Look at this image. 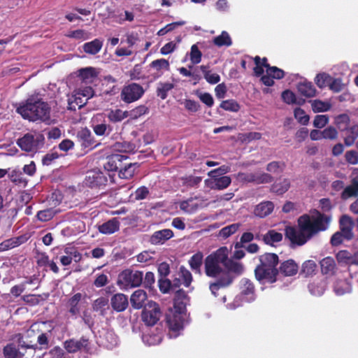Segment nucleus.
I'll use <instances>...</instances> for the list:
<instances>
[{"instance_id": "nucleus-24", "label": "nucleus", "mask_w": 358, "mask_h": 358, "mask_svg": "<svg viewBox=\"0 0 358 358\" xmlns=\"http://www.w3.org/2000/svg\"><path fill=\"white\" fill-rule=\"evenodd\" d=\"M298 271L299 266L292 259H289L280 264L278 273H280L285 276H292L296 275Z\"/></svg>"}, {"instance_id": "nucleus-34", "label": "nucleus", "mask_w": 358, "mask_h": 358, "mask_svg": "<svg viewBox=\"0 0 358 358\" xmlns=\"http://www.w3.org/2000/svg\"><path fill=\"white\" fill-rule=\"evenodd\" d=\"M200 69L203 74L204 78L208 83L215 85L220 81V76L217 73H212L208 66L201 65L200 66Z\"/></svg>"}, {"instance_id": "nucleus-25", "label": "nucleus", "mask_w": 358, "mask_h": 358, "mask_svg": "<svg viewBox=\"0 0 358 358\" xmlns=\"http://www.w3.org/2000/svg\"><path fill=\"white\" fill-rule=\"evenodd\" d=\"M344 143L346 146H351L358 138V124L346 127L344 130Z\"/></svg>"}, {"instance_id": "nucleus-19", "label": "nucleus", "mask_w": 358, "mask_h": 358, "mask_svg": "<svg viewBox=\"0 0 358 358\" xmlns=\"http://www.w3.org/2000/svg\"><path fill=\"white\" fill-rule=\"evenodd\" d=\"M173 236V232L169 229L157 231L150 238V242L153 245L163 244Z\"/></svg>"}, {"instance_id": "nucleus-18", "label": "nucleus", "mask_w": 358, "mask_h": 358, "mask_svg": "<svg viewBox=\"0 0 358 358\" xmlns=\"http://www.w3.org/2000/svg\"><path fill=\"white\" fill-rule=\"evenodd\" d=\"M340 231L345 235V240H350L353 238L352 229L354 222L352 220L348 215H342L339 220Z\"/></svg>"}, {"instance_id": "nucleus-2", "label": "nucleus", "mask_w": 358, "mask_h": 358, "mask_svg": "<svg viewBox=\"0 0 358 358\" xmlns=\"http://www.w3.org/2000/svg\"><path fill=\"white\" fill-rule=\"evenodd\" d=\"M331 217L317 213L316 217L303 215L298 219L299 228L287 227L285 237L293 245H303L313 235L320 231L326 230L329 224Z\"/></svg>"}, {"instance_id": "nucleus-4", "label": "nucleus", "mask_w": 358, "mask_h": 358, "mask_svg": "<svg viewBox=\"0 0 358 358\" xmlns=\"http://www.w3.org/2000/svg\"><path fill=\"white\" fill-rule=\"evenodd\" d=\"M259 261L260 264L255 270L257 280L275 282L278 274V269L276 268L278 264V255L274 253H265L259 256Z\"/></svg>"}, {"instance_id": "nucleus-47", "label": "nucleus", "mask_w": 358, "mask_h": 358, "mask_svg": "<svg viewBox=\"0 0 358 358\" xmlns=\"http://www.w3.org/2000/svg\"><path fill=\"white\" fill-rule=\"evenodd\" d=\"M331 76L326 73H318L315 78L316 85L320 89L329 86V84L331 83Z\"/></svg>"}, {"instance_id": "nucleus-6", "label": "nucleus", "mask_w": 358, "mask_h": 358, "mask_svg": "<svg viewBox=\"0 0 358 358\" xmlns=\"http://www.w3.org/2000/svg\"><path fill=\"white\" fill-rule=\"evenodd\" d=\"M114 173H104L100 170H92L87 172L85 179V183L90 187H96L105 186L107 185L108 180L113 183Z\"/></svg>"}, {"instance_id": "nucleus-31", "label": "nucleus", "mask_w": 358, "mask_h": 358, "mask_svg": "<svg viewBox=\"0 0 358 358\" xmlns=\"http://www.w3.org/2000/svg\"><path fill=\"white\" fill-rule=\"evenodd\" d=\"M203 262V255L201 252H197L193 255L188 261L191 269L194 272L201 275V266Z\"/></svg>"}, {"instance_id": "nucleus-35", "label": "nucleus", "mask_w": 358, "mask_h": 358, "mask_svg": "<svg viewBox=\"0 0 358 358\" xmlns=\"http://www.w3.org/2000/svg\"><path fill=\"white\" fill-rule=\"evenodd\" d=\"M3 353L5 358H23L24 356L13 343L6 345L3 349Z\"/></svg>"}, {"instance_id": "nucleus-62", "label": "nucleus", "mask_w": 358, "mask_h": 358, "mask_svg": "<svg viewBox=\"0 0 358 358\" xmlns=\"http://www.w3.org/2000/svg\"><path fill=\"white\" fill-rule=\"evenodd\" d=\"M336 259L338 262L350 265L352 260V253L347 250H341L336 255Z\"/></svg>"}, {"instance_id": "nucleus-60", "label": "nucleus", "mask_w": 358, "mask_h": 358, "mask_svg": "<svg viewBox=\"0 0 358 358\" xmlns=\"http://www.w3.org/2000/svg\"><path fill=\"white\" fill-rule=\"evenodd\" d=\"M294 117L301 124L306 125L309 122V116L301 108L294 110Z\"/></svg>"}, {"instance_id": "nucleus-44", "label": "nucleus", "mask_w": 358, "mask_h": 358, "mask_svg": "<svg viewBox=\"0 0 358 358\" xmlns=\"http://www.w3.org/2000/svg\"><path fill=\"white\" fill-rule=\"evenodd\" d=\"M142 340L143 343L148 345H155L159 344L162 342V337L161 334H144L142 336Z\"/></svg>"}, {"instance_id": "nucleus-40", "label": "nucleus", "mask_w": 358, "mask_h": 358, "mask_svg": "<svg viewBox=\"0 0 358 358\" xmlns=\"http://www.w3.org/2000/svg\"><path fill=\"white\" fill-rule=\"evenodd\" d=\"M129 115L128 111H123L120 109L110 110L108 114V120L112 122H121Z\"/></svg>"}, {"instance_id": "nucleus-37", "label": "nucleus", "mask_w": 358, "mask_h": 358, "mask_svg": "<svg viewBox=\"0 0 358 358\" xmlns=\"http://www.w3.org/2000/svg\"><path fill=\"white\" fill-rule=\"evenodd\" d=\"M94 132L96 136H107L111 133L112 127L106 122L98 123L92 125Z\"/></svg>"}, {"instance_id": "nucleus-46", "label": "nucleus", "mask_w": 358, "mask_h": 358, "mask_svg": "<svg viewBox=\"0 0 358 358\" xmlns=\"http://www.w3.org/2000/svg\"><path fill=\"white\" fill-rule=\"evenodd\" d=\"M135 173V164H129L124 166V168L121 166L120 170L119 171V176L120 178L123 179H130L131 178Z\"/></svg>"}, {"instance_id": "nucleus-64", "label": "nucleus", "mask_w": 358, "mask_h": 358, "mask_svg": "<svg viewBox=\"0 0 358 358\" xmlns=\"http://www.w3.org/2000/svg\"><path fill=\"white\" fill-rule=\"evenodd\" d=\"M59 155L57 151L51 150L42 159V163L45 166L50 165L55 159H58Z\"/></svg>"}, {"instance_id": "nucleus-61", "label": "nucleus", "mask_w": 358, "mask_h": 358, "mask_svg": "<svg viewBox=\"0 0 358 358\" xmlns=\"http://www.w3.org/2000/svg\"><path fill=\"white\" fill-rule=\"evenodd\" d=\"M183 184L187 187H196L202 180L200 176H189L182 178Z\"/></svg>"}, {"instance_id": "nucleus-15", "label": "nucleus", "mask_w": 358, "mask_h": 358, "mask_svg": "<svg viewBox=\"0 0 358 358\" xmlns=\"http://www.w3.org/2000/svg\"><path fill=\"white\" fill-rule=\"evenodd\" d=\"M350 179L351 184L345 187L341 193V198L343 200L358 196V169H353Z\"/></svg>"}, {"instance_id": "nucleus-52", "label": "nucleus", "mask_w": 358, "mask_h": 358, "mask_svg": "<svg viewBox=\"0 0 358 358\" xmlns=\"http://www.w3.org/2000/svg\"><path fill=\"white\" fill-rule=\"evenodd\" d=\"M189 57L192 64H197L201 62L202 53L199 50L196 44L192 45Z\"/></svg>"}, {"instance_id": "nucleus-1", "label": "nucleus", "mask_w": 358, "mask_h": 358, "mask_svg": "<svg viewBox=\"0 0 358 358\" xmlns=\"http://www.w3.org/2000/svg\"><path fill=\"white\" fill-rule=\"evenodd\" d=\"M229 250L227 247H222L207 256L204 260L206 275L216 280L210 283L209 289L216 296L220 288L229 286L236 275H241L244 271L243 265L228 257Z\"/></svg>"}, {"instance_id": "nucleus-38", "label": "nucleus", "mask_w": 358, "mask_h": 358, "mask_svg": "<svg viewBox=\"0 0 358 358\" xmlns=\"http://www.w3.org/2000/svg\"><path fill=\"white\" fill-rule=\"evenodd\" d=\"M310 103L315 113L326 112L329 110L331 107L329 101H324L319 99L311 100Z\"/></svg>"}, {"instance_id": "nucleus-20", "label": "nucleus", "mask_w": 358, "mask_h": 358, "mask_svg": "<svg viewBox=\"0 0 358 358\" xmlns=\"http://www.w3.org/2000/svg\"><path fill=\"white\" fill-rule=\"evenodd\" d=\"M241 294L248 302L253 301L255 299V286L253 283L247 278H243L241 281Z\"/></svg>"}, {"instance_id": "nucleus-17", "label": "nucleus", "mask_w": 358, "mask_h": 358, "mask_svg": "<svg viewBox=\"0 0 358 358\" xmlns=\"http://www.w3.org/2000/svg\"><path fill=\"white\" fill-rule=\"evenodd\" d=\"M127 159V156L124 155L116 154L108 157V160L104 164V173H110L117 171L121 168L123 159Z\"/></svg>"}, {"instance_id": "nucleus-51", "label": "nucleus", "mask_w": 358, "mask_h": 358, "mask_svg": "<svg viewBox=\"0 0 358 358\" xmlns=\"http://www.w3.org/2000/svg\"><path fill=\"white\" fill-rule=\"evenodd\" d=\"M108 299L106 297L101 296L96 299L93 303V309L95 311H100L101 314H103V311L106 308L108 307Z\"/></svg>"}, {"instance_id": "nucleus-27", "label": "nucleus", "mask_w": 358, "mask_h": 358, "mask_svg": "<svg viewBox=\"0 0 358 358\" xmlns=\"http://www.w3.org/2000/svg\"><path fill=\"white\" fill-rule=\"evenodd\" d=\"M321 271L323 274L331 276L335 274L336 265L334 259L331 257L322 259L320 262Z\"/></svg>"}, {"instance_id": "nucleus-26", "label": "nucleus", "mask_w": 358, "mask_h": 358, "mask_svg": "<svg viewBox=\"0 0 358 358\" xmlns=\"http://www.w3.org/2000/svg\"><path fill=\"white\" fill-rule=\"evenodd\" d=\"M296 88L300 94L306 97L310 98L316 95V89L311 82L301 81L297 84Z\"/></svg>"}, {"instance_id": "nucleus-9", "label": "nucleus", "mask_w": 358, "mask_h": 358, "mask_svg": "<svg viewBox=\"0 0 358 358\" xmlns=\"http://www.w3.org/2000/svg\"><path fill=\"white\" fill-rule=\"evenodd\" d=\"M144 94L142 86L137 83H131L124 86L121 92V99L127 103L138 100Z\"/></svg>"}, {"instance_id": "nucleus-8", "label": "nucleus", "mask_w": 358, "mask_h": 358, "mask_svg": "<svg viewBox=\"0 0 358 358\" xmlns=\"http://www.w3.org/2000/svg\"><path fill=\"white\" fill-rule=\"evenodd\" d=\"M161 315L159 306L157 303L149 301L142 312V320L148 326L155 325Z\"/></svg>"}, {"instance_id": "nucleus-36", "label": "nucleus", "mask_w": 358, "mask_h": 358, "mask_svg": "<svg viewBox=\"0 0 358 358\" xmlns=\"http://www.w3.org/2000/svg\"><path fill=\"white\" fill-rule=\"evenodd\" d=\"M213 43L217 47H229L232 45V40L226 31H222L221 34L213 38Z\"/></svg>"}, {"instance_id": "nucleus-11", "label": "nucleus", "mask_w": 358, "mask_h": 358, "mask_svg": "<svg viewBox=\"0 0 358 358\" xmlns=\"http://www.w3.org/2000/svg\"><path fill=\"white\" fill-rule=\"evenodd\" d=\"M76 137L83 148L92 150L100 144L96 142L90 130L86 127L78 131Z\"/></svg>"}, {"instance_id": "nucleus-39", "label": "nucleus", "mask_w": 358, "mask_h": 358, "mask_svg": "<svg viewBox=\"0 0 358 358\" xmlns=\"http://www.w3.org/2000/svg\"><path fill=\"white\" fill-rule=\"evenodd\" d=\"M327 284L324 280L320 282H313L309 284L308 289L311 294L314 296H321L326 289Z\"/></svg>"}, {"instance_id": "nucleus-10", "label": "nucleus", "mask_w": 358, "mask_h": 358, "mask_svg": "<svg viewBox=\"0 0 358 358\" xmlns=\"http://www.w3.org/2000/svg\"><path fill=\"white\" fill-rule=\"evenodd\" d=\"M236 178L240 182H253L257 185L269 183L273 179L270 174L266 173H238Z\"/></svg>"}, {"instance_id": "nucleus-3", "label": "nucleus", "mask_w": 358, "mask_h": 358, "mask_svg": "<svg viewBox=\"0 0 358 358\" xmlns=\"http://www.w3.org/2000/svg\"><path fill=\"white\" fill-rule=\"evenodd\" d=\"M17 112L25 120L32 122L41 121L49 122L51 108L38 95L30 96L17 108Z\"/></svg>"}, {"instance_id": "nucleus-56", "label": "nucleus", "mask_w": 358, "mask_h": 358, "mask_svg": "<svg viewBox=\"0 0 358 358\" xmlns=\"http://www.w3.org/2000/svg\"><path fill=\"white\" fill-rule=\"evenodd\" d=\"M285 168V164L279 162H272L266 166V170L272 173L279 174L282 173Z\"/></svg>"}, {"instance_id": "nucleus-41", "label": "nucleus", "mask_w": 358, "mask_h": 358, "mask_svg": "<svg viewBox=\"0 0 358 358\" xmlns=\"http://www.w3.org/2000/svg\"><path fill=\"white\" fill-rule=\"evenodd\" d=\"M282 239V235L275 230H269L266 234L264 235L263 241L266 244L273 245L275 243H278Z\"/></svg>"}, {"instance_id": "nucleus-5", "label": "nucleus", "mask_w": 358, "mask_h": 358, "mask_svg": "<svg viewBox=\"0 0 358 358\" xmlns=\"http://www.w3.org/2000/svg\"><path fill=\"white\" fill-rule=\"evenodd\" d=\"M43 135L38 132L27 133L17 141L18 146L26 152H35L44 143Z\"/></svg>"}, {"instance_id": "nucleus-45", "label": "nucleus", "mask_w": 358, "mask_h": 358, "mask_svg": "<svg viewBox=\"0 0 358 358\" xmlns=\"http://www.w3.org/2000/svg\"><path fill=\"white\" fill-rule=\"evenodd\" d=\"M174 87V85L171 83H159L157 87V96L162 99L167 97L168 92Z\"/></svg>"}, {"instance_id": "nucleus-7", "label": "nucleus", "mask_w": 358, "mask_h": 358, "mask_svg": "<svg viewBox=\"0 0 358 358\" xmlns=\"http://www.w3.org/2000/svg\"><path fill=\"white\" fill-rule=\"evenodd\" d=\"M143 278L142 271L124 270L119 275L118 283L127 288L135 287L141 285Z\"/></svg>"}, {"instance_id": "nucleus-22", "label": "nucleus", "mask_w": 358, "mask_h": 358, "mask_svg": "<svg viewBox=\"0 0 358 358\" xmlns=\"http://www.w3.org/2000/svg\"><path fill=\"white\" fill-rule=\"evenodd\" d=\"M183 318L180 313H175L166 315V322L169 329L173 331H177L183 327Z\"/></svg>"}, {"instance_id": "nucleus-16", "label": "nucleus", "mask_w": 358, "mask_h": 358, "mask_svg": "<svg viewBox=\"0 0 358 358\" xmlns=\"http://www.w3.org/2000/svg\"><path fill=\"white\" fill-rule=\"evenodd\" d=\"M192 280L193 278L191 272L182 266L177 273V277L173 280V285L179 287L182 285L185 287H189Z\"/></svg>"}, {"instance_id": "nucleus-23", "label": "nucleus", "mask_w": 358, "mask_h": 358, "mask_svg": "<svg viewBox=\"0 0 358 358\" xmlns=\"http://www.w3.org/2000/svg\"><path fill=\"white\" fill-rule=\"evenodd\" d=\"M120 229V222L114 217L100 224L98 227L99 231L103 234H112Z\"/></svg>"}, {"instance_id": "nucleus-63", "label": "nucleus", "mask_w": 358, "mask_h": 358, "mask_svg": "<svg viewBox=\"0 0 358 358\" xmlns=\"http://www.w3.org/2000/svg\"><path fill=\"white\" fill-rule=\"evenodd\" d=\"M349 122L350 117L346 114H341L336 118V124L341 131L344 130V129L348 126Z\"/></svg>"}, {"instance_id": "nucleus-42", "label": "nucleus", "mask_w": 358, "mask_h": 358, "mask_svg": "<svg viewBox=\"0 0 358 358\" xmlns=\"http://www.w3.org/2000/svg\"><path fill=\"white\" fill-rule=\"evenodd\" d=\"M79 76L85 83H92L96 76L95 71L93 68L89 67L82 69L79 71Z\"/></svg>"}, {"instance_id": "nucleus-55", "label": "nucleus", "mask_w": 358, "mask_h": 358, "mask_svg": "<svg viewBox=\"0 0 358 358\" xmlns=\"http://www.w3.org/2000/svg\"><path fill=\"white\" fill-rule=\"evenodd\" d=\"M231 182V179L229 176H224L221 177H216V182L215 185L217 189L222 190L228 187Z\"/></svg>"}, {"instance_id": "nucleus-50", "label": "nucleus", "mask_w": 358, "mask_h": 358, "mask_svg": "<svg viewBox=\"0 0 358 358\" xmlns=\"http://www.w3.org/2000/svg\"><path fill=\"white\" fill-rule=\"evenodd\" d=\"M150 65L157 71H160L162 70L169 71L170 69L169 62L165 59H155L152 61Z\"/></svg>"}, {"instance_id": "nucleus-28", "label": "nucleus", "mask_w": 358, "mask_h": 358, "mask_svg": "<svg viewBox=\"0 0 358 358\" xmlns=\"http://www.w3.org/2000/svg\"><path fill=\"white\" fill-rule=\"evenodd\" d=\"M87 103V99H84L80 94L74 91L73 94L68 99V109L76 110V108H81Z\"/></svg>"}, {"instance_id": "nucleus-21", "label": "nucleus", "mask_w": 358, "mask_h": 358, "mask_svg": "<svg viewBox=\"0 0 358 358\" xmlns=\"http://www.w3.org/2000/svg\"><path fill=\"white\" fill-rule=\"evenodd\" d=\"M110 303L113 310L122 312L128 306V299L124 294L118 293L111 297Z\"/></svg>"}, {"instance_id": "nucleus-29", "label": "nucleus", "mask_w": 358, "mask_h": 358, "mask_svg": "<svg viewBox=\"0 0 358 358\" xmlns=\"http://www.w3.org/2000/svg\"><path fill=\"white\" fill-rule=\"evenodd\" d=\"M146 299V292L143 289H137L131 294L130 301L134 308L140 309L144 306Z\"/></svg>"}, {"instance_id": "nucleus-58", "label": "nucleus", "mask_w": 358, "mask_h": 358, "mask_svg": "<svg viewBox=\"0 0 358 358\" xmlns=\"http://www.w3.org/2000/svg\"><path fill=\"white\" fill-rule=\"evenodd\" d=\"M55 215V212L51 208L40 210L37 213V218L41 222L50 220Z\"/></svg>"}, {"instance_id": "nucleus-12", "label": "nucleus", "mask_w": 358, "mask_h": 358, "mask_svg": "<svg viewBox=\"0 0 358 358\" xmlns=\"http://www.w3.org/2000/svg\"><path fill=\"white\" fill-rule=\"evenodd\" d=\"M64 348L69 353H75L81 350L88 351L90 341L85 337H82L79 340L71 338L64 342Z\"/></svg>"}, {"instance_id": "nucleus-48", "label": "nucleus", "mask_w": 358, "mask_h": 358, "mask_svg": "<svg viewBox=\"0 0 358 358\" xmlns=\"http://www.w3.org/2000/svg\"><path fill=\"white\" fill-rule=\"evenodd\" d=\"M220 107L224 110L230 112H238L241 108L238 103L234 99H228L222 101Z\"/></svg>"}, {"instance_id": "nucleus-53", "label": "nucleus", "mask_w": 358, "mask_h": 358, "mask_svg": "<svg viewBox=\"0 0 358 358\" xmlns=\"http://www.w3.org/2000/svg\"><path fill=\"white\" fill-rule=\"evenodd\" d=\"M334 291L337 295H343L351 292L350 285L345 280L338 282L334 286Z\"/></svg>"}, {"instance_id": "nucleus-49", "label": "nucleus", "mask_w": 358, "mask_h": 358, "mask_svg": "<svg viewBox=\"0 0 358 358\" xmlns=\"http://www.w3.org/2000/svg\"><path fill=\"white\" fill-rule=\"evenodd\" d=\"M66 36L69 38L80 41H85L91 37L90 34L84 29H77L70 31Z\"/></svg>"}, {"instance_id": "nucleus-57", "label": "nucleus", "mask_w": 358, "mask_h": 358, "mask_svg": "<svg viewBox=\"0 0 358 358\" xmlns=\"http://www.w3.org/2000/svg\"><path fill=\"white\" fill-rule=\"evenodd\" d=\"M239 226L238 224H232L222 228L220 231V236L224 238H228L238 230Z\"/></svg>"}, {"instance_id": "nucleus-14", "label": "nucleus", "mask_w": 358, "mask_h": 358, "mask_svg": "<svg viewBox=\"0 0 358 358\" xmlns=\"http://www.w3.org/2000/svg\"><path fill=\"white\" fill-rule=\"evenodd\" d=\"M82 299L83 294L81 293H76L68 299L66 308H68L69 317L77 319L80 315V301Z\"/></svg>"}, {"instance_id": "nucleus-33", "label": "nucleus", "mask_w": 358, "mask_h": 358, "mask_svg": "<svg viewBox=\"0 0 358 358\" xmlns=\"http://www.w3.org/2000/svg\"><path fill=\"white\" fill-rule=\"evenodd\" d=\"M317 265L313 260H307L301 266L300 274L306 278L315 274Z\"/></svg>"}, {"instance_id": "nucleus-30", "label": "nucleus", "mask_w": 358, "mask_h": 358, "mask_svg": "<svg viewBox=\"0 0 358 358\" xmlns=\"http://www.w3.org/2000/svg\"><path fill=\"white\" fill-rule=\"evenodd\" d=\"M274 208V205L271 201H263L259 203L255 209V215L259 217H265L270 215Z\"/></svg>"}, {"instance_id": "nucleus-32", "label": "nucleus", "mask_w": 358, "mask_h": 358, "mask_svg": "<svg viewBox=\"0 0 358 358\" xmlns=\"http://www.w3.org/2000/svg\"><path fill=\"white\" fill-rule=\"evenodd\" d=\"M102 46L103 41L96 38L90 42L85 43L83 48L85 52L90 55H96L101 50Z\"/></svg>"}, {"instance_id": "nucleus-13", "label": "nucleus", "mask_w": 358, "mask_h": 358, "mask_svg": "<svg viewBox=\"0 0 358 358\" xmlns=\"http://www.w3.org/2000/svg\"><path fill=\"white\" fill-rule=\"evenodd\" d=\"M98 343L106 348H113L118 344V338L113 330L102 329L99 331Z\"/></svg>"}, {"instance_id": "nucleus-54", "label": "nucleus", "mask_w": 358, "mask_h": 358, "mask_svg": "<svg viewBox=\"0 0 358 358\" xmlns=\"http://www.w3.org/2000/svg\"><path fill=\"white\" fill-rule=\"evenodd\" d=\"M179 206L180 210L187 213L194 212L198 208V205L194 203L192 199L182 201L180 203Z\"/></svg>"}, {"instance_id": "nucleus-43", "label": "nucleus", "mask_w": 358, "mask_h": 358, "mask_svg": "<svg viewBox=\"0 0 358 358\" xmlns=\"http://www.w3.org/2000/svg\"><path fill=\"white\" fill-rule=\"evenodd\" d=\"M290 187V182L288 179H284L283 180L275 182L272 185L271 190L278 194H282L285 193Z\"/></svg>"}, {"instance_id": "nucleus-59", "label": "nucleus", "mask_w": 358, "mask_h": 358, "mask_svg": "<svg viewBox=\"0 0 358 358\" xmlns=\"http://www.w3.org/2000/svg\"><path fill=\"white\" fill-rule=\"evenodd\" d=\"M254 239V235L251 232H245L241 237L239 242H237L234 245L235 249H239L244 247V244L251 242Z\"/></svg>"}]
</instances>
